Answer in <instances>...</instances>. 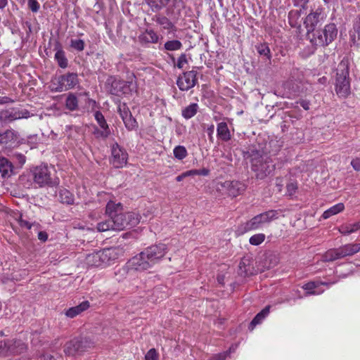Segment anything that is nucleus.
<instances>
[{
    "instance_id": "f257e3e1",
    "label": "nucleus",
    "mask_w": 360,
    "mask_h": 360,
    "mask_svg": "<svg viewBox=\"0 0 360 360\" xmlns=\"http://www.w3.org/2000/svg\"><path fill=\"white\" fill-rule=\"evenodd\" d=\"M167 251V245L164 243L150 245L129 259V265L136 271L147 270L158 262Z\"/></svg>"
},
{
    "instance_id": "f03ea898",
    "label": "nucleus",
    "mask_w": 360,
    "mask_h": 360,
    "mask_svg": "<svg viewBox=\"0 0 360 360\" xmlns=\"http://www.w3.org/2000/svg\"><path fill=\"white\" fill-rule=\"evenodd\" d=\"M277 212L269 210L259 214L245 223L240 224L236 229L238 235H243L248 231L257 230L262 228L265 224L270 223L276 219Z\"/></svg>"
},
{
    "instance_id": "7ed1b4c3",
    "label": "nucleus",
    "mask_w": 360,
    "mask_h": 360,
    "mask_svg": "<svg viewBox=\"0 0 360 360\" xmlns=\"http://www.w3.org/2000/svg\"><path fill=\"white\" fill-rule=\"evenodd\" d=\"M349 68L347 61L342 60L336 70L335 92L340 98L350 94Z\"/></svg>"
},
{
    "instance_id": "20e7f679",
    "label": "nucleus",
    "mask_w": 360,
    "mask_h": 360,
    "mask_svg": "<svg viewBox=\"0 0 360 360\" xmlns=\"http://www.w3.org/2000/svg\"><path fill=\"white\" fill-rule=\"evenodd\" d=\"M30 173L34 184L39 187H53L59 184V179L52 174L48 166L41 165L30 169Z\"/></svg>"
},
{
    "instance_id": "39448f33",
    "label": "nucleus",
    "mask_w": 360,
    "mask_h": 360,
    "mask_svg": "<svg viewBox=\"0 0 360 360\" xmlns=\"http://www.w3.org/2000/svg\"><path fill=\"white\" fill-rule=\"evenodd\" d=\"M94 347L95 342L90 337L79 336L67 342L63 352L66 355L73 356L80 355Z\"/></svg>"
},
{
    "instance_id": "423d86ee",
    "label": "nucleus",
    "mask_w": 360,
    "mask_h": 360,
    "mask_svg": "<svg viewBox=\"0 0 360 360\" xmlns=\"http://www.w3.org/2000/svg\"><path fill=\"white\" fill-rule=\"evenodd\" d=\"M338 28L335 23H329L323 29L319 28L309 38L311 43L319 46H327L335 40Z\"/></svg>"
},
{
    "instance_id": "0eeeda50",
    "label": "nucleus",
    "mask_w": 360,
    "mask_h": 360,
    "mask_svg": "<svg viewBox=\"0 0 360 360\" xmlns=\"http://www.w3.org/2000/svg\"><path fill=\"white\" fill-rule=\"evenodd\" d=\"M276 165V160L266 155L259 162L253 164L251 168L255 173L257 179H264L274 172Z\"/></svg>"
},
{
    "instance_id": "6e6552de",
    "label": "nucleus",
    "mask_w": 360,
    "mask_h": 360,
    "mask_svg": "<svg viewBox=\"0 0 360 360\" xmlns=\"http://www.w3.org/2000/svg\"><path fill=\"white\" fill-rule=\"evenodd\" d=\"M326 15L322 8H317L316 11L309 13L304 21L307 29V34L309 38L323 25Z\"/></svg>"
},
{
    "instance_id": "1a4fd4ad",
    "label": "nucleus",
    "mask_w": 360,
    "mask_h": 360,
    "mask_svg": "<svg viewBox=\"0 0 360 360\" xmlns=\"http://www.w3.org/2000/svg\"><path fill=\"white\" fill-rule=\"evenodd\" d=\"M123 212H121L116 215L103 221L97 224V229L98 231L103 232L107 231H122L123 230L124 222Z\"/></svg>"
},
{
    "instance_id": "9d476101",
    "label": "nucleus",
    "mask_w": 360,
    "mask_h": 360,
    "mask_svg": "<svg viewBox=\"0 0 360 360\" xmlns=\"http://www.w3.org/2000/svg\"><path fill=\"white\" fill-rule=\"evenodd\" d=\"M197 71L192 70L184 72L176 80V85L182 91H187L194 87L198 83Z\"/></svg>"
},
{
    "instance_id": "9b49d317",
    "label": "nucleus",
    "mask_w": 360,
    "mask_h": 360,
    "mask_svg": "<svg viewBox=\"0 0 360 360\" xmlns=\"http://www.w3.org/2000/svg\"><path fill=\"white\" fill-rule=\"evenodd\" d=\"M21 143L18 131L13 129H8L5 131L0 130V144L4 146L6 148H15Z\"/></svg>"
},
{
    "instance_id": "f8f14e48",
    "label": "nucleus",
    "mask_w": 360,
    "mask_h": 360,
    "mask_svg": "<svg viewBox=\"0 0 360 360\" xmlns=\"http://www.w3.org/2000/svg\"><path fill=\"white\" fill-rule=\"evenodd\" d=\"M112 158L110 162L115 168H122L127 164L128 154L120 148L118 143L112 145L111 148Z\"/></svg>"
},
{
    "instance_id": "ddd939ff",
    "label": "nucleus",
    "mask_w": 360,
    "mask_h": 360,
    "mask_svg": "<svg viewBox=\"0 0 360 360\" xmlns=\"http://www.w3.org/2000/svg\"><path fill=\"white\" fill-rule=\"evenodd\" d=\"M2 112L4 117H6L7 124L17 120L27 119L32 115L28 110L21 108H11L8 110H2Z\"/></svg>"
},
{
    "instance_id": "4468645a",
    "label": "nucleus",
    "mask_w": 360,
    "mask_h": 360,
    "mask_svg": "<svg viewBox=\"0 0 360 360\" xmlns=\"http://www.w3.org/2000/svg\"><path fill=\"white\" fill-rule=\"evenodd\" d=\"M78 84L77 74L74 72H68L58 77V85L56 88V91L61 92L72 89Z\"/></svg>"
},
{
    "instance_id": "2eb2a0df",
    "label": "nucleus",
    "mask_w": 360,
    "mask_h": 360,
    "mask_svg": "<svg viewBox=\"0 0 360 360\" xmlns=\"http://www.w3.org/2000/svg\"><path fill=\"white\" fill-rule=\"evenodd\" d=\"M243 155L245 159L250 160L251 166L267 155L259 144L250 146L247 150L243 152Z\"/></svg>"
},
{
    "instance_id": "dca6fc26",
    "label": "nucleus",
    "mask_w": 360,
    "mask_h": 360,
    "mask_svg": "<svg viewBox=\"0 0 360 360\" xmlns=\"http://www.w3.org/2000/svg\"><path fill=\"white\" fill-rule=\"evenodd\" d=\"M221 186L226 190L227 194L233 198L243 193L246 188L245 185L238 181H226Z\"/></svg>"
},
{
    "instance_id": "f3484780",
    "label": "nucleus",
    "mask_w": 360,
    "mask_h": 360,
    "mask_svg": "<svg viewBox=\"0 0 360 360\" xmlns=\"http://www.w3.org/2000/svg\"><path fill=\"white\" fill-rule=\"evenodd\" d=\"M8 356L24 353L27 350V345L20 340H6Z\"/></svg>"
},
{
    "instance_id": "a211bd4d",
    "label": "nucleus",
    "mask_w": 360,
    "mask_h": 360,
    "mask_svg": "<svg viewBox=\"0 0 360 360\" xmlns=\"http://www.w3.org/2000/svg\"><path fill=\"white\" fill-rule=\"evenodd\" d=\"M152 20L156 22L158 25L162 26L164 30H167L168 32H175L177 30L175 22L161 13L153 15Z\"/></svg>"
},
{
    "instance_id": "6ab92c4d",
    "label": "nucleus",
    "mask_w": 360,
    "mask_h": 360,
    "mask_svg": "<svg viewBox=\"0 0 360 360\" xmlns=\"http://www.w3.org/2000/svg\"><path fill=\"white\" fill-rule=\"evenodd\" d=\"M110 93L112 95L120 96L123 94H131V90H129L127 87H126L124 80L114 79L111 84Z\"/></svg>"
},
{
    "instance_id": "aec40b11",
    "label": "nucleus",
    "mask_w": 360,
    "mask_h": 360,
    "mask_svg": "<svg viewBox=\"0 0 360 360\" xmlns=\"http://www.w3.org/2000/svg\"><path fill=\"white\" fill-rule=\"evenodd\" d=\"M123 230L136 226L141 219L140 216L135 212H123Z\"/></svg>"
},
{
    "instance_id": "412c9836",
    "label": "nucleus",
    "mask_w": 360,
    "mask_h": 360,
    "mask_svg": "<svg viewBox=\"0 0 360 360\" xmlns=\"http://www.w3.org/2000/svg\"><path fill=\"white\" fill-rule=\"evenodd\" d=\"M101 256V262L103 266L110 265L112 262L117 259V253L115 249L106 248L100 251Z\"/></svg>"
},
{
    "instance_id": "4be33fe9",
    "label": "nucleus",
    "mask_w": 360,
    "mask_h": 360,
    "mask_svg": "<svg viewBox=\"0 0 360 360\" xmlns=\"http://www.w3.org/2000/svg\"><path fill=\"white\" fill-rule=\"evenodd\" d=\"M0 174L3 178L10 177L13 174L12 162L4 157H0Z\"/></svg>"
},
{
    "instance_id": "5701e85b",
    "label": "nucleus",
    "mask_w": 360,
    "mask_h": 360,
    "mask_svg": "<svg viewBox=\"0 0 360 360\" xmlns=\"http://www.w3.org/2000/svg\"><path fill=\"white\" fill-rule=\"evenodd\" d=\"M340 257L352 256L360 251V243H350L338 248Z\"/></svg>"
},
{
    "instance_id": "b1692460",
    "label": "nucleus",
    "mask_w": 360,
    "mask_h": 360,
    "mask_svg": "<svg viewBox=\"0 0 360 360\" xmlns=\"http://www.w3.org/2000/svg\"><path fill=\"white\" fill-rule=\"evenodd\" d=\"M170 0H143L153 13L156 14L160 13V11L163 9L169 3Z\"/></svg>"
},
{
    "instance_id": "393cba45",
    "label": "nucleus",
    "mask_w": 360,
    "mask_h": 360,
    "mask_svg": "<svg viewBox=\"0 0 360 360\" xmlns=\"http://www.w3.org/2000/svg\"><path fill=\"white\" fill-rule=\"evenodd\" d=\"M159 37L157 33L152 29L146 30L139 37V40L141 44L153 43L155 44L158 41Z\"/></svg>"
},
{
    "instance_id": "a878e982",
    "label": "nucleus",
    "mask_w": 360,
    "mask_h": 360,
    "mask_svg": "<svg viewBox=\"0 0 360 360\" xmlns=\"http://www.w3.org/2000/svg\"><path fill=\"white\" fill-rule=\"evenodd\" d=\"M253 271L250 269V260L248 257H243L240 262L238 266V274L243 277L252 275Z\"/></svg>"
},
{
    "instance_id": "bb28decb",
    "label": "nucleus",
    "mask_w": 360,
    "mask_h": 360,
    "mask_svg": "<svg viewBox=\"0 0 360 360\" xmlns=\"http://www.w3.org/2000/svg\"><path fill=\"white\" fill-rule=\"evenodd\" d=\"M89 302L84 301L79 305L70 307L65 311V315L69 318H74L89 307Z\"/></svg>"
},
{
    "instance_id": "cd10ccee",
    "label": "nucleus",
    "mask_w": 360,
    "mask_h": 360,
    "mask_svg": "<svg viewBox=\"0 0 360 360\" xmlns=\"http://www.w3.org/2000/svg\"><path fill=\"white\" fill-rule=\"evenodd\" d=\"M270 306H266L260 312H259L252 320L249 325V329L252 330L255 327L261 323L262 321L269 314Z\"/></svg>"
},
{
    "instance_id": "c85d7f7f",
    "label": "nucleus",
    "mask_w": 360,
    "mask_h": 360,
    "mask_svg": "<svg viewBox=\"0 0 360 360\" xmlns=\"http://www.w3.org/2000/svg\"><path fill=\"white\" fill-rule=\"evenodd\" d=\"M217 136L223 141H228L231 139V136L226 122H221L217 124Z\"/></svg>"
},
{
    "instance_id": "c756f323",
    "label": "nucleus",
    "mask_w": 360,
    "mask_h": 360,
    "mask_svg": "<svg viewBox=\"0 0 360 360\" xmlns=\"http://www.w3.org/2000/svg\"><path fill=\"white\" fill-rule=\"evenodd\" d=\"M122 205L120 202L115 203L112 201L108 202L105 207V213L108 218L112 217L114 214L116 215L118 213L122 212Z\"/></svg>"
},
{
    "instance_id": "7c9ffc66",
    "label": "nucleus",
    "mask_w": 360,
    "mask_h": 360,
    "mask_svg": "<svg viewBox=\"0 0 360 360\" xmlns=\"http://www.w3.org/2000/svg\"><path fill=\"white\" fill-rule=\"evenodd\" d=\"M58 196L60 202L63 204H74V195L70 191L65 188L60 189Z\"/></svg>"
},
{
    "instance_id": "2f4dec72",
    "label": "nucleus",
    "mask_w": 360,
    "mask_h": 360,
    "mask_svg": "<svg viewBox=\"0 0 360 360\" xmlns=\"http://www.w3.org/2000/svg\"><path fill=\"white\" fill-rule=\"evenodd\" d=\"M255 47L260 56H263L264 59L267 60L269 62L271 61V51L267 44H259L256 45Z\"/></svg>"
},
{
    "instance_id": "473e14b6",
    "label": "nucleus",
    "mask_w": 360,
    "mask_h": 360,
    "mask_svg": "<svg viewBox=\"0 0 360 360\" xmlns=\"http://www.w3.org/2000/svg\"><path fill=\"white\" fill-rule=\"evenodd\" d=\"M345 206L343 203H338L331 207H330L328 210H326L323 214L322 217L323 219H328L330 217L333 215L337 214L342 211L344 210Z\"/></svg>"
},
{
    "instance_id": "72a5a7b5",
    "label": "nucleus",
    "mask_w": 360,
    "mask_h": 360,
    "mask_svg": "<svg viewBox=\"0 0 360 360\" xmlns=\"http://www.w3.org/2000/svg\"><path fill=\"white\" fill-rule=\"evenodd\" d=\"M86 260L87 263L91 266L96 267L103 266V262H101L100 251L89 255L86 257Z\"/></svg>"
},
{
    "instance_id": "f704fd0d",
    "label": "nucleus",
    "mask_w": 360,
    "mask_h": 360,
    "mask_svg": "<svg viewBox=\"0 0 360 360\" xmlns=\"http://www.w3.org/2000/svg\"><path fill=\"white\" fill-rule=\"evenodd\" d=\"M198 105L197 103H191L182 110V116L185 119L193 117L198 112Z\"/></svg>"
},
{
    "instance_id": "c9c22d12",
    "label": "nucleus",
    "mask_w": 360,
    "mask_h": 360,
    "mask_svg": "<svg viewBox=\"0 0 360 360\" xmlns=\"http://www.w3.org/2000/svg\"><path fill=\"white\" fill-rule=\"evenodd\" d=\"M339 259H341V257L338 248L330 249L323 255L324 262H333Z\"/></svg>"
},
{
    "instance_id": "e433bc0d",
    "label": "nucleus",
    "mask_w": 360,
    "mask_h": 360,
    "mask_svg": "<svg viewBox=\"0 0 360 360\" xmlns=\"http://www.w3.org/2000/svg\"><path fill=\"white\" fill-rule=\"evenodd\" d=\"M134 269L131 266L129 265V262L127 263V265L118 268L115 271V276H116V280L118 281H122L128 274L129 269Z\"/></svg>"
},
{
    "instance_id": "4c0bfd02",
    "label": "nucleus",
    "mask_w": 360,
    "mask_h": 360,
    "mask_svg": "<svg viewBox=\"0 0 360 360\" xmlns=\"http://www.w3.org/2000/svg\"><path fill=\"white\" fill-rule=\"evenodd\" d=\"M66 108L70 110H75L78 106V100L76 96L73 94H70L66 98L65 102Z\"/></svg>"
},
{
    "instance_id": "58836bf2",
    "label": "nucleus",
    "mask_w": 360,
    "mask_h": 360,
    "mask_svg": "<svg viewBox=\"0 0 360 360\" xmlns=\"http://www.w3.org/2000/svg\"><path fill=\"white\" fill-rule=\"evenodd\" d=\"M124 124L128 130H134L138 127L136 119L132 116L131 113H129L128 117L123 120Z\"/></svg>"
},
{
    "instance_id": "ea45409f",
    "label": "nucleus",
    "mask_w": 360,
    "mask_h": 360,
    "mask_svg": "<svg viewBox=\"0 0 360 360\" xmlns=\"http://www.w3.org/2000/svg\"><path fill=\"white\" fill-rule=\"evenodd\" d=\"M58 66L61 68H66L68 65V60L65 56V52H60V53H55L54 56Z\"/></svg>"
},
{
    "instance_id": "a19ab883",
    "label": "nucleus",
    "mask_w": 360,
    "mask_h": 360,
    "mask_svg": "<svg viewBox=\"0 0 360 360\" xmlns=\"http://www.w3.org/2000/svg\"><path fill=\"white\" fill-rule=\"evenodd\" d=\"M181 47H182V44L179 40L167 41L164 45V48L167 51H177V50L181 49Z\"/></svg>"
},
{
    "instance_id": "79ce46f5",
    "label": "nucleus",
    "mask_w": 360,
    "mask_h": 360,
    "mask_svg": "<svg viewBox=\"0 0 360 360\" xmlns=\"http://www.w3.org/2000/svg\"><path fill=\"white\" fill-rule=\"evenodd\" d=\"M94 117L98 124L102 129H110L106 120L101 111H96L94 114Z\"/></svg>"
},
{
    "instance_id": "37998d69",
    "label": "nucleus",
    "mask_w": 360,
    "mask_h": 360,
    "mask_svg": "<svg viewBox=\"0 0 360 360\" xmlns=\"http://www.w3.org/2000/svg\"><path fill=\"white\" fill-rule=\"evenodd\" d=\"M187 150L184 146H177L174 149V155L178 160H183L187 156Z\"/></svg>"
},
{
    "instance_id": "c03bdc74",
    "label": "nucleus",
    "mask_w": 360,
    "mask_h": 360,
    "mask_svg": "<svg viewBox=\"0 0 360 360\" xmlns=\"http://www.w3.org/2000/svg\"><path fill=\"white\" fill-rule=\"evenodd\" d=\"M319 285V283L311 281L303 285V289L307 290L306 295L317 294L314 290Z\"/></svg>"
},
{
    "instance_id": "a18cd8bd",
    "label": "nucleus",
    "mask_w": 360,
    "mask_h": 360,
    "mask_svg": "<svg viewBox=\"0 0 360 360\" xmlns=\"http://www.w3.org/2000/svg\"><path fill=\"white\" fill-rule=\"evenodd\" d=\"M265 240V235L264 233L255 234L250 238L249 242L252 245H259L262 243Z\"/></svg>"
},
{
    "instance_id": "49530a36",
    "label": "nucleus",
    "mask_w": 360,
    "mask_h": 360,
    "mask_svg": "<svg viewBox=\"0 0 360 360\" xmlns=\"http://www.w3.org/2000/svg\"><path fill=\"white\" fill-rule=\"evenodd\" d=\"M70 46L77 51H82L84 49L85 44L84 40L80 39H71Z\"/></svg>"
},
{
    "instance_id": "de8ad7c7",
    "label": "nucleus",
    "mask_w": 360,
    "mask_h": 360,
    "mask_svg": "<svg viewBox=\"0 0 360 360\" xmlns=\"http://www.w3.org/2000/svg\"><path fill=\"white\" fill-rule=\"evenodd\" d=\"M117 111L122 120L128 117L129 113H131L125 103L119 105Z\"/></svg>"
},
{
    "instance_id": "09e8293b",
    "label": "nucleus",
    "mask_w": 360,
    "mask_h": 360,
    "mask_svg": "<svg viewBox=\"0 0 360 360\" xmlns=\"http://www.w3.org/2000/svg\"><path fill=\"white\" fill-rule=\"evenodd\" d=\"M94 134L96 136V137H101L103 139H106L108 138L110 134V129H99L98 128H96L94 131Z\"/></svg>"
},
{
    "instance_id": "8fccbe9b",
    "label": "nucleus",
    "mask_w": 360,
    "mask_h": 360,
    "mask_svg": "<svg viewBox=\"0 0 360 360\" xmlns=\"http://www.w3.org/2000/svg\"><path fill=\"white\" fill-rule=\"evenodd\" d=\"M188 63V60L186 55L185 53H181L177 60V63H174V65L176 66L179 69H182L185 64Z\"/></svg>"
},
{
    "instance_id": "3c124183",
    "label": "nucleus",
    "mask_w": 360,
    "mask_h": 360,
    "mask_svg": "<svg viewBox=\"0 0 360 360\" xmlns=\"http://www.w3.org/2000/svg\"><path fill=\"white\" fill-rule=\"evenodd\" d=\"M6 340H0V357L8 356V350Z\"/></svg>"
},
{
    "instance_id": "603ef678",
    "label": "nucleus",
    "mask_w": 360,
    "mask_h": 360,
    "mask_svg": "<svg viewBox=\"0 0 360 360\" xmlns=\"http://www.w3.org/2000/svg\"><path fill=\"white\" fill-rule=\"evenodd\" d=\"M134 75H132L131 76H130L129 78H128V80L127 81H125V83H126V87H127V89L129 90H131V93L132 92V91L134 89H135L136 88V83L134 82Z\"/></svg>"
},
{
    "instance_id": "864d4df0",
    "label": "nucleus",
    "mask_w": 360,
    "mask_h": 360,
    "mask_svg": "<svg viewBox=\"0 0 360 360\" xmlns=\"http://www.w3.org/2000/svg\"><path fill=\"white\" fill-rule=\"evenodd\" d=\"M28 7L34 13H36L39 9V4L37 0H28Z\"/></svg>"
},
{
    "instance_id": "5fc2aeb1",
    "label": "nucleus",
    "mask_w": 360,
    "mask_h": 360,
    "mask_svg": "<svg viewBox=\"0 0 360 360\" xmlns=\"http://www.w3.org/2000/svg\"><path fill=\"white\" fill-rule=\"evenodd\" d=\"M146 360H158V354L155 349H150L145 356Z\"/></svg>"
},
{
    "instance_id": "6e6d98bb",
    "label": "nucleus",
    "mask_w": 360,
    "mask_h": 360,
    "mask_svg": "<svg viewBox=\"0 0 360 360\" xmlns=\"http://www.w3.org/2000/svg\"><path fill=\"white\" fill-rule=\"evenodd\" d=\"M286 188L288 195H292L296 192L297 186L296 184L292 182L287 184Z\"/></svg>"
},
{
    "instance_id": "4d7b16f0",
    "label": "nucleus",
    "mask_w": 360,
    "mask_h": 360,
    "mask_svg": "<svg viewBox=\"0 0 360 360\" xmlns=\"http://www.w3.org/2000/svg\"><path fill=\"white\" fill-rule=\"evenodd\" d=\"M339 231L342 234L344 235H348L352 233V230H351V226H349V224L342 225L339 228Z\"/></svg>"
},
{
    "instance_id": "13d9d810",
    "label": "nucleus",
    "mask_w": 360,
    "mask_h": 360,
    "mask_svg": "<svg viewBox=\"0 0 360 360\" xmlns=\"http://www.w3.org/2000/svg\"><path fill=\"white\" fill-rule=\"evenodd\" d=\"M18 221L21 227H25L27 229H30L32 226H34V224L30 223L28 221L23 219L22 217H20Z\"/></svg>"
},
{
    "instance_id": "bf43d9fd",
    "label": "nucleus",
    "mask_w": 360,
    "mask_h": 360,
    "mask_svg": "<svg viewBox=\"0 0 360 360\" xmlns=\"http://www.w3.org/2000/svg\"><path fill=\"white\" fill-rule=\"evenodd\" d=\"M37 360H57V359L51 354L45 353L40 354Z\"/></svg>"
},
{
    "instance_id": "052dcab7",
    "label": "nucleus",
    "mask_w": 360,
    "mask_h": 360,
    "mask_svg": "<svg viewBox=\"0 0 360 360\" xmlns=\"http://www.w3.org/2000/svg\"><path fill=\"white\" fill-rule=\"evenodd\" d=\"M214 131V124H211L210 126H209L207 127V136H208L209 140L212 143L214 142V137H213Z\"/></svg>"
},
{
    "instance_id": "680f3d73",
    "label": "nucleus",
    "mask_w": 360,
    "mask_h": 360,
    "mask_svg": "<svg viewBox=\"0 0 360 360\" xmlns=\"http://www.w3.org/2000/svg\"><path fill=\"white\" fill-rule=\"evenodd\" d=\"M351 165L356 171H359L360 170V158L354 159L351 162Z\"/></svg>"
},
{
    "instance_id": "e2e57ef3",
    "label": "nucleus",
    "mask_w": 360,
    "mask_h": 360,
    "mask_svg": "<svg viewBox=\"0 0 360 360\" xmlns=\"http://www.w3.org/2000/svg\"><path fill=\"white\" fill-rule=\"evenodd\" d=\"M15 158L18 161V163L20 165H22L25 162V161H26L25 156L24 155L21 154V153L15 154Z\"/></svg>"
},
{
    "instance_id": "0e129e2a",
    "label": "nucleus",
    "mask_w": 360,
    "mask_h": 360,
    "mask_svg": "<svg viewBox=\"0 0 360 360\" xmlns=\"http://www.w3.org/2000/svg\"><path fill=\"white\" fill-rule=\"evenodd\" d=\"M53 50L56 51V53H60V52H65L63 50L62 45L59 41H55Z\"/></svg>"
},
{
    "instance_id": "69168bd1",
    "label": "nucleus",
    "mask_w": 360,
    "mask_h": 360,
    "mask_svg": "<svg viewBox=\"0 0 360 360\" xmlns=\"http://www.w3.org/2000/svg\"><path fill=\"white\" fill-rule=\"evenodd\" d=\"M38 239L42 242H45L48 239V234L46 231H39L38 233Z\"/></svg>"
},
{
    "instance_id": "338daca9",
    "label": "nucleus",
    "mask_w": 360,
    "mask_h": 360,
    "mask_svg": "<svg viewBox=\"0 0 360 360\" xmlns=\"http://www.w3.org/2000/svg\"><path fill=\"white\" fill-rule=\"evenodd\" d=\"M349 226H351V230H352V233H354L360 229V221L354 224H350Z\"/></svg>"
},
{
    "instance_id": "774afa93",
    "label": "nucleus",
    "mask_w": 360,
    "mask_h": 360,
    "mask_svg": "<svg viewBox=\"0 0 360 360\" xmlns=\"http://www.w3.org/2000/svg\"><path fill=\"white\" fill-rule=\"evenodd\" d=\"M226 358L225 354H219L214 356L210 360H224Z\"/></svg>"
}]
</instances>
